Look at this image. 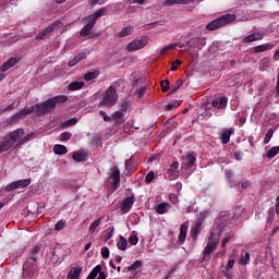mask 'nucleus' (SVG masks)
<instances>
[{
    "mask_svg": "<svg viewBox=\"0 0 279 279\" xmlns=\"http://www.w3.org/2000/svg\"><path fill=\"white\" fill-rule=\"evenodd\" d=\"M221 234H223V230H218L217 227L213 228L207 241V245L204 250V258H206V256H210L214 250H217V245L219 243V239H221Z\"/></svg>",
    "mask_w": 279,
    "mask_h": 279,
    "instance_id": "f257e3e1",
    "label": "nucleus"
},
{
    "mask_svg": "<svg viewBox=\"0 0 279 279\" xmlns=\"http://www.w3.org/2000/svg\"><path fill=\"white\" fill-rule=\"evenodd\" d=\"M36 274H38V262L36 256H32L23 265L22 279H34Z\"/></svg>",
    "mask_w": 279,
    "mask_h": 279,
    "instance_id": "f03ea898",
    "label": "nucleus"
},
{
    "mask_svg": "<svg viewBox=\"0 0 279 279\" xmlns=\"http://www.w3.org/2000/svg\"><path fill=\"white\" fill-rule=\"evenodd\" d=\"M119 101V94H117V88L114 86H110L102 98V101L100 102V106H104L105 108H112V106H117V102Z\"/></svg>",
    "mask_w": 279,
    "mask_h": 279,
    "instance_id": "7ed1b4c3",
    "label": "nucleus"
},
{
    "mask_svg": "<svg viewBox=\"0 0 279 279\" xmlns=\"http://www.w3.org/2000/svg\"><path fill=\"white\" fill-rule=\"evenodd\" d=\"M236 16L234 14L222 15L219 19H216L207 24V29L210 32H215V29H219V27H223V25H228V23H232Z\"/></svg>",
    "mask_w": 279,
    "mask_h": 279,
    "instance_id": "20e7f679",
    "label": "nucleus"
},
{
    "mask_svg": "<svg viewBox=\"0 0 279 279\" xmlns=\"http://www.w3.org/2000/svg\"><path fill=\"white\" fill-rule=\"evenodd\" d=\"M147 45H149V37L144 35L140 39H133L129 43L126 45V51H129V53L140 51V49H144Z\"/></svg>",
    "mask_w": 279,
    "mask_h": 279,
    "instance_id": "39448f33",
    "label": "nucleus"
},
{
    "mask_svg": "<svg viewBox=\"0 0 279 279\" xmlns=\"http://www.w3.org/2000/svg\"><path fill=\"white\" fill-rule=\"evenodd\" d=\"M53 110H56V101H53V98L35 105V112L37 114H49V112H53Z\"/></svg>",
    "mask_w": 279,
    "mask_h": 279,
    "instance_id": "423d86ee",
    "label": "nucleus"
},
{
    "mask_svg": "<svg viewBox=\"0 0 279 279\" xmlns=\"http://www.w3.org/2000/svg\"><path fill=\"white\" fill-rule=\"evenodd\" d=\"M64 24L62 21H56L51 25H49L47 28L44 31L39 32L38 35L36 36V40H45V38H49L53 32H58L60 27H62Z\"/></svg>",
    "mask_w": 279,
    "mask_h": 279,
    "instance_id": "0eeeda50",
    "label": "nucleus"
},
{
    "mask_svg": "<svg viewBox=\"0 0 279 279\" xmlns=\"http://www.w3.org/2000/svg\"><path fill=\"white\" fill-rule=\"evenodd\" d=\"M195 160H197V155L195 153H189L184 155L183 163L181 167L182 173H185L186 175H189V170L191 169V167H193V165H195Z\"/></svg>",
    "mask_w": 279,
    "mask_h": 279,
    "instance_id": "6e6552de",
    "label": "nucleus"
},
{
    "mask_svg": "<svg viewBox=\"0 0 279 279\" xmlns=\"http://www.w3.org/2000/svg\"><path fill=\"white\" fill-rule=\"evenodd\" d=\"M32 184L31 179H23V180H17L15 182H12L5 186V191L10 193V191H16V189H27Z\"/></svg>",
    "mask_w": 279,
    "mask_h": 279,
    "instance_id": "1a4fd4ad",
    "label": "nucleus"
},
{
    "mask_svg": "<svg viewBox=\"0 0 279 279\" xmlns=\"http://www.w3.org/2000/svg\"><path fill=\"white\" fill-rule=\"evenodd\" d=\"M109 178L111 180L113 191H117V189H119V184H121V171H119V167L116 166L111 169Z\"/></svg>",
    "mask_w": 279,
    "mask_h": 279,
    "instance_id": "9d476101",
    "label": "nucleus"
},
{
    "mask_svg": "<svg viewBox=\"0 0 279 279\" xmlns=\"http://www.w3.org/2000/svg\"><path fill=\"white\" fill-rule=\"evenodd\" d=\"M23 136H25V131L23 129H17L7 135V137L9 140H11L13 145H14V143H16V144L21 143Z\"/></svg>",
    "mask_w": 279,
    "mask_h": 279,
    "instance_id": "9b49d317",
    "label": "nucleus"
},
{
    "mask_svg": "<svg viewBox=\"0 0 279 279\" xmlns=\"http://www.w3.org/2000/svg\"><path fill=\"white\" fill-rule=\"evenodd\" d=\"M134 202H136L134 196H129L124 198L120 207L121 213H123L124 215L130 213V210H132V206H134Z\"/></svg>",
    "mask_w": 279,
    "mask_h": 279,
    "instance_id": "f8f14e48",
    "label": "nucleus"
},
{
    "mask_svg": "<svg viewBox=\"0 0 279 279\" xmlns=\"http://www.w3.org/2000/svg\"><path fill=\"white\" fill-rule=\"evenodd\" d=\"M186 45H189L193 49H204V47L206 46V38L194 37L186 41Z\"/></svg>",
    "mask_w": 279,
    "mask_h": 279,
    "instance_id": "ddd939ff",
    "label": "nucleus"
},
{
    "mask_svg": "<svg viewBox=\"0 0 279 279\" xmlns=\"http://www.w3.org/2000/svg\"><path fill=\"white\" fill-rule=\"evenodd\" d=\"M211 106L214 108H217V110H226V108H228V97L222 96L219 98H215L211 102Z\"/></svg>",
    "mask_w": 279,
    "mask_h": 279,
    "instance_id": "4468645a",
    "label": "nucleus"
},
{
    "mask_svg": "<svg viewBox=\"0 0 279 279\" xmlns=\"http://www.w3.org/2000/svg\"><path fill=\"white\" fill-rule=\"evenodd\" d=\"M178 169H180V162L174 161L170 165V167L167 171L170 180H177L178 175H180V170H178Z\"/></svg>",
    "mask_w": 279,
    "mask_h": 279,
    "instance_id": "2eb2a0df",
    "label": "nucleus"
},
{
    "mask_svg": "<svg viewBox=\"0 0 279 279\" xmlns=\"http://www.w3.org/2000/svg\"><path fill=\"white\" fill-rule=\"evenodd\" d=\"M214 228H217L218 230H223L222 234L220 236H223L222 241H221V247H226V244L234 236L232 233H228L230 232V229L228 227H222L219 229V227L216 225L214 226Z\"/></svg>",
    "mask_w": 279,
    "mask_h": 279,
    "instance_id": "dca6fc26",
    "label": "nucleus"
},
{
    "mask_svg": "<svg viewBox=\"0 0 279 279\" xmlns=\"http://www.w3.org/2000/svg\"><path fill=\"white\" fill-rule=\"evenodd\" d=\"M20 59L12 57L10 58L7 62H4L1 68L0 71L2 73H5V71H9V69H12V66H16V64H19Z\"/></svg>",
    "mask_w": 279,
    "mask_h": 279,
    "instance_id": "f3484780",
    "label": "nucleus"
},
{
    "mask_svg": "<svg viewBox=\"0 0 279 279\" xmlns=\"http://www.w3.org/2000/svg\"><path fill=\"white\" fill-rule=\"evenodd\" d=\"M12 147H14V144L11 142L10 137L5 135L2 141H0V154L12 149Z\"/></svg>",
    "mask_w": 279,
    "mask_h": 279,
    "instance_id": "a211bd4d",
    "label": "nucleus"
},
{
    "mask_svg": "<svg viewBox=\"0 0 279 279\" xmlns=\"http://www.w3.org/2000/svg\"><path fill=\"white\" fill-rule=\"evenodd\" d=\"M171 210V204L169 203H160L155 207V213L157 215H167Z\"/></svg>",
    "mask_w": 279,
    "mask_h": 279,
    "instance_id": "6ab92c4d",
    "label": "nucleus"
},
{
    "mask_svg": "<svg viewBox=\"0 0 279 279\" xmlns=\"http://www.w3.org/2000/svg\"><path fill=\"white\" fill-rule=\"evenodd\" d=\"M82 266H74L70 269L68 272L66 279H80V276L82 274Z\"/></svg>",
    "mask_w": 279,
    "mask_h": 279,
    "instance_id": "aec40b11",
    "label": "nucleus"
},
{
    "mask_svg": "<svg viewBox=\"0 0 279 279\" xmlns=\"http://www.w3.org/2000/svg\"><path fill=\"white\" fill-rule=\"evenodd\" d=\"M189 3H195V0H166L163 1V5H189Z\"/></svg>",
    "mask_w": 279,
    "mask_h": 279,
    "instance_id": "412c9836",
    "label": "nucleus"
},
{
    "mask_svg": "<svg viewBox=\"0 0 279 279\" xmlns=\"http://www.w3.org/2000/svg\"><path fill=\"white\" fill-rule=\"evenodd\" d=\"M234 130L232 129H225L220 135V140L222 145H228L230 143V136H232Z\"/></svg>",
    "mask_w": 279,
    "mask_h": 279,
    "instance_id": "4be33fe9",
    "label": "nucleus"
},
{
    "mask_svg": "<svg viewBox=\"0 0 279 279\" xmlns=\"http://www.w3.org/2000/svg\"><path fill=\"white\" fill-rule=\"evenodd\" d=\"M72 158L75 160V162H86V160H88V154L78 150L73 154Z\"/></svg>",
    "mask_w": 279,
    "mask_h": 279,
    "instance_id": "5701e85b",
    "label": "nucleus"
},
{
    "mask_svg": "<svg viewBox=\"0 0 279 279\" xmlns=\"http://www.w3.org/2000/svg\"><path fill=\"white\" fill-rule=\"evenodd\" d=\"M104 14H106V8H101L99 10H97L94 14L87 16V21H92L96 24L97 20L101 19V16H104Z\"/></svg>",
    "mask_w": 279,
    "mask_h": 279,
    "instance_id": "b1692460",
    "label": "nucleus"
},
{
    "mask_svg": "<svg viewBox=\"0 0 279 279\" xmlns=\"http://www.w3.org/2000/svg\"><path fill=\"white\" fill-rule=\"evenodd\" d=\"M271 49H274V44H271V43H266V44L256 46V47L254 48V51H255V53H263V52L269 51V50H271Z\"/></svg>",
    "mask_w": 279,
    "mask_h": 279,
    "instance_id": "393cba45",
    "label": "nucleus"
},
{
    "mask_svg": "<svg viewBox=\"0 0 279 279\" xmlns=\"http://www.w3.org/2000/svg\"><path fill=\"white\" fill-rule=\"evenodd\" d=\"M87 24L81 29L80 34L81 36H88V34H90V31L95 27V22H93L92 20H87Z\"/></svg>",
    "mask_w": 279,
    "mask_h": 279,
    "instance_id": "a878e982",
    "label": "nucleus"
},
{
    "mask_svg": "<svg viewBox=\"0 0 279 279\" xmlns=\"http://www.w3.org/2000/svg\"><path fill=\"white\" fill-rule=\"evenodd\" d=\"M53 151L57 156H64V154H69V149H66V146L62 144H56L53 146Z\"/></svg>",
    "mask_w": 279,
    "mask_h": 279,
    "instance_id": "bb28decb",
    "label": "nucleus"
},
{
    "mask_svg": "<svg viewBox=\"0 0 279 279\" xmlns=\"http://www.w3.org/2000/svg\"><path fill=\"white\" fill-rule=\"evenodd\" d=\"M117 247L118 250H121V252H125L128 250V240L123 235L119 236Z\"/></svg>",
    "mask_w": 279,
    "mask_h": 279,
    "instance_id": "cd10ccee",
    "label": "nucleus"
},
{
    "mask_svg": "<svg viewBox=\"0 0 279 279\" xmlns=\"http://www.w3.org/2000/svg\"><path fill=\"white\" fill-rule=\"evenodd\" d=\"M99 77V70H94L92 72H87L84 75L85 82H93V80H97Z\"/></svg>",
    "mask_w": 279,
    "mask_h": 279,
    "instance_id": "c85d7f7f",
    "label": "nucleus"
},
{
    "mask_svg": "<svg viewBox=\"0 0 279 279\" xmlns=\"http://www.w3.org/2000/svg\"><path fill=\"white\" fill-rule=\"evenodd\" d=\"M32 138H36V135L34 133H29L25 136L23 135L22 140L15 145V147H23V145H25V143H29Z\"/></svg>",
    "mask_w": 279,
    "mask_h": 279,
    "instance_id": "c756f323",
    "label": "nucleus"
},
{
    "mask_svg": "<svg viewBox=\"0 0 279 279\" xmlns=\"http://www.w3.org/2000/svg\"><path fill=\"white\" fill-rule=\"evenodd\" d=\"M83 86H84L83 81H75L69 84L68 90H82Z\"/></svg>",
    "mask_w": 279,
    "mask_h": 279,
    "instance_id": "7c9ffc66",
    "label": "nucleus"
},
{
    "mask_svg": "<svg viewBox=\"0 0 279 279\" xmlns=\"http://www.w3.org/2000/svg\"><path fill=\"white\" fill-rule=\"evenodd\" d=\"M134 32V26H125L118 33L119 38H125V36H130Z\"/></svg>",
    "mask_w": 279,
    "mask_h": 279,
    "instance_id": "2f4dec72",
    "label": "nucleus"
},
{
    "mask_svg": "<svg viewBox=\"0 0 279 279\" xmlns=\"http://www.w3.org/2000/svg\"><path fill=\"white\" fill-rule=\"evenodd\" d=\"M52 101H54L56 106H58V104H66V101H69V97L65 95L54 96L52 97Z\"/></svg>",
    "mask_w": 279,
    "mask_h": 279,
    "instance_id": "473e14b6",
    "label": "nucleus"
},
{
    "mask_svg": "<svg viewBox=\"0 0 279 279\" xmlns=\"http://www.w3.org/2000/svg\"><path fill=\"white\" fill-rule=\"evenodd\" d=\"M278 154H279V146H274V147H271V148L267 151L266 158H269V159L276 158V156H278Z\"/></svg>",
    "mask_w": 279,
    "mask_h": 279,
    "instance_id": "72a5a7b5",
    "label": "nucleus"
},
{
    "mask_svg": "<svg viewBox=\"0 0 279 279\" xmlns=\"http://www.w3.org/2000/svg\"><path fill=\"white\" fill-rule=\"evenodd\" d=\"M101 217L96 219L94 222H92V225L89 226V233L93 234L94 232H96L97 228H99L101 226Z\"/></svg>",
    "mask_w": 279,
    "mask_h": 279,
    "instance_id": "f704fd0d",
    "label": "nucleus"
},
{
    "mask_svg": "<svg viewBox=\"0 0 279 279\" xmlns=\"http://www.w3.org/2000/svg\"><path fill=\"white\" fill-rule=\"evenodd\" d=\"M187 232H189V227H186V225H182L180 228V234H179V240L181 242L186 240Z\"/></svg>",
    "mask_w": 279,
    "mask_h": 279,
    "instance_id": "c9c22d12",
    "label": "nucleus"
},
{
    "mask_svg": "<svg viewBox=\"0 0 279 279\" xmlns=\"http://www.w3.org/2000/svg\"><path fill=\"white\" fill-rule=\"evenodd\" d=\"M180 44L174 43V44H169L168 46L163 47L160 51V56H163V53H167V51H171V49H175L179 47Z\"/></svg>",
    "mask_w": 279,
    "mask_h": 279,
    "instance_id": "e433bc0d",
    "label": "nucleus"
},
{
    "mask_svg": "<svg viewBox=\"0 0 279 279\" xmlns=\"http://www.w3.org/2000/svg\"><path fill=\"white\" fill-rule=\"evenodd\" d=\"M65 228H66V220L64 219L59 220L54 226V230H57V232H60V230H64Z\"/></svg>",
    "mask_w": 279,
    "mask_h": 279,
    "instance_id": "4c0bfd02",
    "label": "nucleus"
},
{
    "mask_svg": "<svg viewBox=\"0 0 279 279\" xmlns=\"http://www.w3.org/2000/svg\"><path fill=\"white\" fill-rule=\"evenodd\" d=\"M77 123V118H72L68 121H65L64 123L61 124V128L66 129V128H71V125H76Z\"/></svg>",
    "mask_w": 279,
    "mask_h": 279,
    "instance_id": "58836bf2",
    "label": "nucleus"
},
{
    "mask_svg": "<svg viewBox=\"0 0 279 279\" xmlns=\"http://www.w3.org/2000/svg\"><path fill=\"white\" fill-rule=\"evenodd\" d=\"M143 263L141 260H135L131 266L128 267L129 271H136V269H141Z\"/></svg>",
    "mask_w": 279,
    "mask_h": 279,
    "instance_id": "ea45409f",
    "label": "nucleus"
},
{
    "mask_svg": "<svg viewBox=\"0 0 279 279\" xmlns=\"http://www.w3.org/2000/svg\"><path fill=\"white\" fill-rule=\"evenodd\" d=\"M123 117H125V113H123L122 110H119L112 113L111 119H113V121H119V119H123Z\"/></svg>",
    "mask_w": 279,
    "mask_h": 279,
    "instance_id": "a19ab883",
    "label": "nucleus"
},
{
    "mask_svg": "<svg viewBox=\"0 0 279 279\" xmlns=\"http://www.w3.org/2000/svg\"><path fill=\"white\" fill-rule=\"evenodd\" d=\"M272 137H274V129H269L264 138V145H267Z\"/></svg>",
    "mask_w": 279,
    "mask_h": 279,
    "instance_id": "79ce46f5",
    "label": "nucleus"
},
{
    "mask_svg": "<svg viewBox=\"0 0 279 279\" xmlns=\"http://www.w3.org/2000/svg\"><path fill=\"white\" fill-rule=\"evenodd\" d=\"M239 263L240 265H247V263H250V253L241 255Z\"/></svg>",
    "mask_w": 279,
    "mask_h": 279,
    "instance_id": "37998d69",
    "label": "nucleus"
},
{
    "mask_svg": "<svg viewBox=\"0 0 279 279\" xmlns=\"http://www.w3.org/2000/svg\"><path fill=\"white\" fill-rule=\"evenodd\" d=\"M182 84H184V81L179 80L177 81L172 86H171V93H175L177 90L180 89V86H182Z\"/></svg>",
    "mask_w": 279,
    "mask_h": 279,
    "instance_id": "c03bdc74",
    "label": "nucleus"
},
{
    "mask_svg": "<svg viewBox=\"0 0 279 279\" xmlns=\"http://www.w3.org/2000/svg\"><path fill=\"white\" fill-rule=\"evenodd\" d=\"M154 178H155L154 171H149L145 177V183L151 184V182H154Z\"/></svg>",
    "mask_w": 279,
    "mask_h": 279,
    "instance_id": "a18cd8bd",
    "label": "nucleus"
},
{
    "mask_svg": "<svg viewBox=\"0 0 279 279\" xmlns=\"http://www.w3.org/2000/svg\"><path fill=\"white\" fill-rule=\"evenodd\" d=\"M90 56V50H85L83 52H80L76 57L78 58L80 62L81 60H86Z\"/></svg>",
    "mask_w": 279,
    "mask_h": 279,
    "instance_id": "49530a36",
    "label": "nucleus"
},
{
    "mask_svg": "<svg viewBox=\"0 0 279 279\" xmlns=\"http://www.w3.org/2000/svg\"><path fill=\"white\" fill-rule=\"evenodd\" d=\"M25 117H27L25 114V111H23V109L21 111H19L17 113H15L12 119H14L15 121H19L20 119H25Z\"/></svg>",
    "mask_w": 279,
    "mask_h": 279,
    "instance_id": "de8ad7c7",
    "label": "nucleus"
},
{
    "mask_svg": "<svg viewBox=\"0 0 279 279\" xmlns=\"http://www.w3.org/2000/svg\"><path fill=\"white\" fill-rule=\"evenodd\" d=\"M102 258H110V250L108 246H104L100 251Z\"/></svg>",
    "mask_w": 279,
    "mask_h": 279,
    "instance_id": "09e8293b",
    "label": "nucleus"
},
{
    "mask_svg": "<svg viewBox=\"0 0 279 279\" xmlns=\"http://www.w3.org/2000/svg\"><path fill=\"white\" fill-rule=\"evenodd\" d=\"M253 36V40H263V38H265V34H263L262 32H256L252 34Z\"/></svg>",
    "mask_w": 279,
    "mask_h": 279,
    "instance_id": "8fccbe9b",
    "label": "nucleus"
},
{
    "mask_svg": "<svg viewBox=\"0 0 279 279\" xmlns=\"http://www.w3.org/2000/svg\"><path fill=\"white\" fill-rule=\"evenodd\" d=\"M108 2V0H89V5L95 7V5H104V3Z\"/></svg>",
    "mask_w": 279,
    "mask_h": 279,
    "instance_id": "3c124183",
    "label": "nucleus"
},
{
    "mask_svg": "<svg viewBox=\"0 0 279 279\" xmlns=\"http://www.w3.org/2000/svg\"><path fill=\"white\" fill-rule=\"evenodd\" d=\"M130 245H138V235H131L129 238Z\"/></svg>",
    "mask_w": 279,
    "mask_h": 279,
    "instance_id": "603ef678",
    "label": "nucleus"
},
{
    "mask_svg": "<svg viewBox=\"0 0 279 279\" xmlns=\"http://www.w3.org/2000/svg\"><path fill=\"white\" fill-rule=\"evenodd\" d=\"M60 141L64 142V141H70L71 138V133L69 132H64V133H61L60 136H59Z\"/></svg>",
    "mask_w": 279,
    "mask_h": 279,
    "instance_id": "864d4df0",
    "label": "nucleus"
},
{
    "mask_svg": "<svg viewBox=\"0 0 279 279\" xmlns=\"http://www.w3.org/2000/svg\"><path fill=\"white\" fill-rule=\"evenodd\" d=\"M80 62V59L77 56H75L72 60L68 62V66L73 68Z\"/></svg>",
    "mask_w": 279,
    "mask_h": 279,
    "instance_id": "5fc2aeb1",
    "label": "nucleus"
},
{
    "mask_svg": "<svg viewBox=\"0 0 279 279\" xmlns=\"http://www.w3.org/2000/svg\"><path fill=\"white\" fill-rule=\"evenodd\" d=\"M130 104L128 102V101H124V102H122L121 105H120V110L122 111V112H128V110L130 109Z\"/></svg>",
    "mask_w": 279,
    "mask_h": 279,
    "instance_id": "6e6d98bb",
    "label": "nucleus"
},
{
    "mask_svg": "<svg viewBox=\"0 0 279 279\" xmlns=\"http://www.w3.org/2000/svg\"><path fill=\"white\" fill-rule=\"evenodd\" d=\"M206 217H208V211L207 210L201 211L198 214V221H199V223H202V221H204V219H206Z\"/></svg>",
    "mask_w": 279,
    "mask_h": 279,
    "instance_id": "4d7b16f0",
    "label": "nucleus"
},
{
    "mask_svg": "<svg viewBox=\"0 0 279 279\" xmlns=\"http://www.w3.org/2000/svg\"><path fill=\"white\" fill-rule=\"evenodd\" d=\"M100 117H102L104 121L110 122L112 121V117H109L106 111H99Z\"/></svg>",
    "mask_w": 279,
    "mask_h": 279,
    "instance_id": "13d9d810",
    "label": "nucleus"
},
{
    "mask_svg": "<svg viewBox=\"0 0 279 279\" xmlns=\"http://www.w3.org/2000/svg\"><path fill=\"white\" fill-rule=\"evenodd\" d=\"M24 114H26V117L28 114H32V112H34V110H36V107H25L24 109H22Z\"/></svg>",
    "mask_w": 279,
    "mask_h": 279,
    "instance_id": "bf43d9fd",
    "label": "nucleus"
},
{
    "mask_svg": "<svg viewBox=\"0 0 279 279\" xmlns=\"http://www.w3.org/2000/svg\"><path fill=\"white\" fill-rule=\"evenodd\" d=\"M161 90L163 93H167V90H169V81L168 80L161 82Z\"/></svg>",
    "mask_w": 279,
    "mask_h": 279,
    "instance_id": "052dcab7",
    "label": "nucleus"
},
{
    "mask_svg": "<svg viewBox=\"0 0 279 279\" xmlns=\"http://www.w3.org/2000/svg\"><path fill=\"white\" fill-rule=\"evenodd\" d=\"M243 43H244V45H247V44H250V43H255L254 36L251 34V35L244 37V38H243Z\"/></svg>",
    "mask_w": 279,
    "mask_h": 279,
    "instance_id": "680f3d73",
    "label": "nucleus"
},
{
    "mask_svg": "<svg viewBox=\"0 0 279 279\" xmlns=\"http://www.w3.org/2000/svg\"><path fill=\"white\" fill-rule=\"evenodd\" d=\"M222 271L226 279H232V271L230 269L225 268Z\"/></svg>",
    "mask_w": 279,
    "mask_h": 279,
    "instance_id": "e2e57ef3",
    "label": "nucleus"
},
{
    "mask_svg": "<svg viewBox=\"0 0 279 279\" xmlns=\"http://www.w3.org/2000/svg\"><path fill=\"white\" fill-rule=\"evenodd\" d=\"M169 199L172 204H178V195L170 194Z\"/></svg>",
    "mask_w": 279,
    "mask_h": 279,
    "instance_id": "0e129e2a",
    "label": "nucleus"
},
{
    "mask_svg": "<svg viewBox=\"0 0 279 279\" xmlns=\"http://www.w3.org/2000/svg\"><path fill=\"white\" fill-rule=\"evenodd\" d=\"M147 90V87H142L141 89H138L136 93H137V96L138 97H143V95H145Z\"/></svg>",
    "mask_w": 279,
    "mask_h": 279,
    "instance_id": "69168bd1",
    "label": "nucleus"
},
{
    "mask_svg": "<svg viewBox=\"0 0 279 279\" xmlns=\"http://www.w3.org/2000/svg\"><path fill=\"white\" fill-rule=\"evenodd\" d=\"M234 267V259H230L226 266V269H232Z\"/></svg>",
    "mask_w": 279,
    "mask_h": 279,
    "instance_id": "338daca9",
    "label": "nucleus"
},
{
    "mask_svg": "<svg viewBox=\"0 0 279 279\" xmlns=\"http://www.w3.org/2000/svg\"><path fill=\"white\" fill-rule=\"evenodd\" d=\"M250 186H252V183L250 181H244L242 183V189H250Z\"/></svg>",
    "mask_w": 279,
    "mask_h": 279,
    "instance_id": "774afa93",
    "label": "nucleus"
}]
</instances>
